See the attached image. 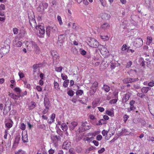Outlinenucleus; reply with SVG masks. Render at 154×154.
<instances>
[{"mask_svg": "<svg viewBox=\"0 0 154 154\" xmlns=\"http://www.w3.org/2000/svg\"><path fill=\"white\" fill-rule=\"evenodd\" d=\"M88 45L91 47L97 48L99 45V43L94 38H90L88 40Z\"/></svg>", "mask_w": 154, "mask_h": 154, "instance_id": "obj_1", "label": "nucleus"}, {"mask_svg": "<svg viewBox=\"0 0 154 154\" xmlns=\"http://www.w3.org/2000/svg\"><path fill=\"white\" fill-rule=\"evenodd\" d=\"M57 27L55 25L51 26H48L46 29V34L48 37H49L51 32H55L57 31Z\"/></svg>", "mask_w": 154, "mask_h": 154, "instance_id": "obj_2", "label": "nucleus"}, {"mask_svg": "<svg viewBox=\"0 0 154 154\" xmlns=\"http://www.w3.org/2000/svg\"><path fill=\"white\" fill-rule=\"evenodd\" d=\"M28 17L29 19V22L30 24L32 25L33 24L36 27V28L37 29V27H38V26H37L36 21L34 19L35 16L33 14L32 16L28 14Z\"/></svg>", "mask_w": 154, "mask_h": 154, "instance_id": "obj_3", "label": "nucleus"}, {"mask_svg": "<svg viewBox=\"0 0 154 154\" xmlns=\"http://www.w3.org/2000/svg\"><path fill=\"white\" fill-rule=\"evenodd\" d=\"M10 48V45H9L7 44L6 45H4L3 47H2L0 51L4 55L9 52Z\"/></svg>", "mask_w": 154, "mask_h": 154, "instance_id": "obj_4", "label": "nucleus"}, {"mask_svg": "<svg viewBox=\"0 0 154 154\" xmlns=\"http://www.w3.org/2000/svg\"><path fill=\"white\" fill-rule=\"evenodd\" d=\"M45 33V30L44 24L39 25V37H44Z\"/></svg>", "mask_w": 154, "mask_h": 154, "instance_id": "obj_5", "label": "nucleus"}, {"mask_svg": "<svg viewBox=\"0 0 154 154\" xmlns=\"http://www.w3.org/2000/svg\"><path fill=\"white\" fill-rule=\"evenodd\" d=\"M143 45V40L140 38H136L134 41V45L137 48H138L142 46Z\"/></svg>", "mask_w": 154, "mask_h": 154, "instance_id": "obj_6", "label": "nucleus"}, {"mask_svg": "<svg viewBox=\"0 0 154 154\" xmlns=\"http://www.w3.org/2000/svg\"><path fill=\"white\" fill-rule=\"evenodd\" d=\"M26 44H27V47H31L35 50L36 51L38 49L37 45L34 42L30 41L29 42H27Z\"/></svg>", "mask_w": 154, "mask_h": 154, "instance_id": "obj_7", "label": "nucleus"}, {"mask_svg": "<svg viewBox=\"0 0 154 154\" xmlns=\"http://www.w3.org/2000/svg\"><path fill=\"white\" fill-rule=\"evenodd\" d=\"M48 6V4L46 2L40 3V10L41 13L42 14L45 9L47 8Z\"/></svg>", "mask_w": 154, "mask_h": 154, "instance_id": "obj_8", "label": "nucleus"}, {"mask_svg": "<svg viewBox=\"0 0 154 154\" xmlns=\"http://www.w3.org/2000/svg\"><path fill=\"white\" fill-rule=\"evenodd\" d=\"M22 139L23 142L24 143L28 142V140L27 138V131H23L22 133Z\"/></svg>", "mask_w": 154, "mask_h": 154, "instance_id": "obj_9", "label": "nucleus"}, {"mask_svg": "<svg viewBox=\"0 0 154 154\" xmlns=\"http://www.w3.org/2000/svg\"><path fill=\"white\" fill-rule=\"evenodd\" d=\"M51 139L54 143H56L59 140H60V137L59 136L52 134L51 136Z\"/></svg>", "mask_w": 154, "mask_h": 154, "instance_id": "obj_10", "label": "nucleus"}, {"mask_svg": "<svg viewBox=\"0 0 154 154\" xmlns=\"http://www.w3.org/2000/svg\"><path fill=\"white\" fill-rule=\"evenodd\" d=\"M13 43L17 47H20L22 45V43L19 41L17 38H15L13 41Z\"/></svg>", "mask_w": 154, "mask_h": 154, "instance_id": "obj_11", "label": "nucleus"}, {"mask_svg": "<svg viewBox=\"0 0 154 154\" xmlns=\"http://www.w3.org/2000/svg\"><path fill=\"white\" fill-rule=\"evenodd\" d=\"M138 80V79L137 78L131 79L130 78H128L124 79L123 80V82L127 84L137 81Z\"/></svg>", "mask_w": 154, "mask_h": 154, "instance_id": "obj_12", "label": "nucleus"}, {"mask_svg": "<svg viewBox=\"0 0 154 154\" xmlns=\"http://www.w3.org/2000/svg\"><path fill=\"white\" fill-rule=\"evenodd\" d=\"M20 139V135H18L16 136L15 140L13 145V147L16 148L19 143V142Z\"/></svg>", "mask_w": 154, "mask_h": 154, "instance_id": "obj_13", "label": "nucleus"}, {"mask_svg": "<svg viewBox=\"0 0 154 154\" xmlns=\"http://www.w3.org/2000/svg\"><path fill=\"white\" fill-rule=\"evenodd\" d=\"M78 125V123L76 122H72L69 125V127L70 130H72L74 129L75 127Z\"/></svg>", "mask_w": 154, "mask_h": 154, "instance_id": "obj_14", "label": "nucleus"}, {"mask_svg": "<svg viewBox=\"0 0 154 154\" xmlns=\"http://www.w3.org/2000/svg\"><path fill=\"white\" fill-rule=\"evenodd\" d=\"M44 105L46 108H49L50 106V101L47 97L44 98Z\"/></svg>", "mask_w": 154, "mask_h": 154, "instance_id": "obj_15", "label": "nucleus"}, {"mask_svg": "<svg viewBox=\"0 0 154 154\" xmlns=\"http://www.w3.org/2000/svg\"><path fill=\"white\" fill-rule=\"evenodd\" d=\"M71 143L68 141L64 142L63 145V149H67L70 147Z\"/></svg>", "mask_w": 154, "mask_h": 154, "instance_id": "obj_16", "label": "nucleus"}, {"mask_svg": "<svg viewBox=\"0 0 154 154\" xmlns=\"http://www.w3.org/2000/svg\"><path fill=\"white\" fill-rule=\"evenodd\" d=\"M65 38L64 36L63 35H60L58 37V43L62 44L64 42V39Z\"/></svg>", "mask_w": 154, "mask_h": 154, "instance_id": "obj_17", "label": "nucleus"}, {"mask_svg": "<svg viewBox=\"0 0 154 154\" xmlns=\"http://www.w3.org/2000/svg\"><path fill=\"white\" fill-rule=\"evenodd\" d=\"M101 17L102 19L105 20H109L110 17L109 14L106 13H103Z\"/></svg>", "mask_w": 154, "mask_h": 154, "instance_id": "obj_18", "label": "nucleus"}, {"mask_svg": "<svg viewBox=\"0 0 154 154\" xmlns=\"http://www.w3.org/2000/svg\"><path fill=\"white\" fill-rule=\"evenodd\" d=\"M100 46L102 47L101 48H99V50L102 54L103 55L106 54V48L103 47V45H100Z\"/></svg>", "mask_w": 154, "mask_h": 154, "instance_id": "obj_19", "label": "nucleus"}, {"mask_svg": "<svg viewBox=\"0 0 154 154\" xmlns=\"http://www.w3.org/2000/svg\"><path fill=\"white\" fill-rule=\"evenodd\" d=\"M11 107L7 106H5L3 109V114L4 115H6L11 109Z\"/></svg>", "mask_w": 154, "mask_h": 154, "instance_id": "obj_20", "label": "nucleus"}, {"mask_svg": "<svg viewBox=\"0 0 154 154\" xmlns=\"http://www.w3.org/2000/svg\"><path fill=\"white\" fill-rule=\"evenodd\" d=\"M51 55H52L53 59H54V58L56 59H59V57L57 55V53L54 51H51Z\"/></svg>", "mask_w": 154, "mask_h": 154, "instance_id": "obj_21", "label": "nucleus"}, {"mask_svg": "<svg viewBox=\"0 0 154 154\" xmlns=\"http://www.w3.org/2000/svg\"><path fill=\"white\" fill-rule=\"evenodd\" d=\"M8 95L11 97L14 100H17L18 98L20 97H19V95H16L14 93L10 92L9 93Z\"/></svg>", "mask_w": 154, "mask_h": 154, "instance_id": "obj_22", "label": "nucleus"}, {"mask_svg": "<svg viewBox=\"0 0 154 154\" xmlns=\"http://www.w3.org/2000/svg\"><path fill=\"white\" fill-rule=\"evenodd\" d=\"M110 25L107 23H105L103 24L101 26V28L104 29H107L109 28Z\"/></svg>", "mask_w": 154, "mask_h": 154, "instance_id": "obj_23", "label": "nucleus"}, {"mask_svg": "<svg viewBox=\"0 0 154 154\" xmlns=\"http://www.w3.org/2000/svg\"><path fill=\"white\" fill-rule=\"evenodd\" d=\"M14 90L16 93L17 95H20L21 92V90L20 88L18 87L15 88L14 89Z\"/></svg>", "mask_w": 154, "mask_h": 154, "instance_id": "obj_24", "label": "nucleus"}, {"mask_svg": "<svg viewBox=\"0 0 154 154\" xmlns=\"http://www.w3.org/2000/svg\"><path fill=\"white\" fill-rule=\"evenodd\" d=\"M5 126L6 127L10 128L12 126L13 122L11 120V122H6V121H5Z\"/></svg>", "mask_w": 154, "mask_h": 154, "instance_id": "obj_25", "label": "nucleus"}, {"mask_svg": "<svg viewBox=\"0 0 154 154\" xmlns=\"http://www.w3.org/2000/svg\"><path fill=\"white\" fill-rule=\"evenodd\" d=\"M150 89V88L149 87H143L142 88L141 91L143 93H146L148 91V90Z\"/></svg>", "mask_w": 154, "mask_h": 154, "instance_id": "obj_26", "label": "nucleus"}, {"mask_svg": "<svg viewBox=\"0 0 154 154\" xmlns=\"http://www.w3.org/2000/svg\"><path fill=\"white\" fill-rule=\"evenodd\" d=\"M61 127L63 131H66L68 129V126L65 123H62L61 125Z\"/></svg>", "mask_w": 154, "mask_h": 154, "instance_id": "obj_27", "label": "nucleus"}, {"mask_svg": "<svg viewBox=\"0 0 154 154\" xmlns=\"http://www.w3.org/2000/svg\"><path fill=\"white\" fill-rule=\"evenodd\" d=\"M149 109L150 113L152 115L154 116V105L149 106Z\"/></svg>", "mask_w": 154, "mask_h": 154, "instance_id": "obj_28", "label": "nucleus"}, {"mask_svg": "<svg viewBox=\"0 0 154 154\" xmlns=\"http://www.w3.org/2000/svg\"><path fill=\"white\" fill-rule=\"evenodd\" d=\"M55 117V114L54 113L52 114L51 117V121L49 122V124H51L54 122Z\"/></svg>", "mask_w": 154, "mask_h": 154, "instance_id": "obj_29", "label": "nucleus"}, {"mask_svg": "<svg viewBox=\"0 0 154 154\" xmlns=\"http://www.w3.org/2000/svg\"><path fill=\"white\" fill-rule=\"evenodd\" d=\"M148 41H147L146 44L148 45H149L152 42V38L151 37L148 36L147 37Z\"/></svg>", "mask_w": 154, "mask_h": 154, "instance_id": "obj_30", "label": "nucleus"}, {"mask_svg": "<svg viewBox=\"0 0 154 154\" xmlns=\"http://www.w3.org/2000/svg\"><path fill=\"white\" fill-rule=\"evenodd\" d=\"M103 89L106 92H108L110 90V87L108 85H103Z\"/></svg>", "mask_w": 154, "mask_h": 154, "instance_id": "obj_31", "label": "nucleus"}, {"mask_svg": "<svg viewBox=\"0 0 154 154\" xmlns=\"http://www.w3.org/2000/svg\"><path fill=\"white\" fill-rule=\"evenodd\" d=\"M20 34L21 37L24 36L26 33L25 30L23 29H21L20 31Z\"/></svg>", "mask_w": 154, "mask_h": 154, "instance_id": "obj_32", "label": "nucleus"}, {"mask_svg": "<svg viewBox=\"0 0 154 154\" xmlns=\"http://www.w3.org/2000/svg\"><path fill=\"white\" fill-rule=\"evenodd\" d=\"M35 104L34 102H31V104H30L29 106V109H33L35 107Z\"/></svg>", "mask_w": 154, "mask_h": 154, "instance_id": "obj_33", "label": "nucleus"}, {"mask_svg": "<svg viewBox=\"0 0 154 154\" xmlns=\"http://www.w3.org/2000/svg\"><path fill=\"white\" fill-rule=\"evenodd\" d=\"M63 69V68L62 66H60L59 67H55V71L57 72H60L62 71Z\"/></svg>", "mask_w": 154, "mask_h": 154, "instance_id": "obj_34", "label": "nucleus"}, {"mask_svg": "<svg viewBox=\"0 0 154 154\" xmlns=\"http://www.w3.org/2000/svg\"><path fill=\"white\" fill-rule=\"evenodd\" d=\"M11 84L10 85V87L11 88H13V87L16 85V82L14 80H11L10 81Z\"/></svg>", "mask_w": 154, "mask_h": 154, "instance_id": "obj_35", "label": "nucleus"}, {"mask_svg": "<svg viewBox=\"0 0 154 154\" xmlns=\"http://www.w3.org/2000/svg\"><path fill=\"white\" fill-rule=\"evenodd\" d=\"M26 125L24 124L23 123H22L21 124L20 126V128L21 130L23 131L24 130L26 129Z\"/></svg>", "mask_w": 154, "mask_h": 154, "instance_id": "obj_36", "label": "nucleus"}, {"mask_svg": "<svg viewBox=\"0 0 154 154\" xmlns=\"http://www.w3.org/2000/svg\"><path fill=\"white\" fill-rule=\"evenodd\" d=\"M14 154H25V152L21 149L19 150L18 151L15 152Z\"/></svg>", "mask_w": 154, "mask_h": 154, "instance_id": "obj_37", "label": "nucleus"}, {"mask_svg": "<svg viewBox=\"0 0 154 154\" xmlns=\"http://www.w3.org/2000/svg\"><path fill=\"white\" fill-rule=\"evenodd\" d=\"M24 83L25 87L29 89L30 88L31 86L30 85L28 84L26 81H24Z\"/></svg>", "mask_w": 154, "mask_h": 154, "instance_id": "obj_38", "label": "nucleus"}, {"mask_svg": "<svg viewBox=\"0 0 154 154\" xmlns=\"http://www.w3.org/2000/svg\"><path fill=\"white\" fill-rule=\"evenodd\" d=\"M100 38L104 41H106L108 40L109 38L107 36L100 35Z\"/></svg>", "mask_w": 154, "mask_h": 154, "instance_id": "obj_39", "label": "nucleus"}, {"mask_svg": "<svg viewBox=\"0 0 154 154\" xmlns=\"http://www.w3.org/2000/svg\"><path fill=\"white\" fill-rule=\"evenodd\" d=\"M5 146L6 148V149L7 150L11 146V142L8 141L7 142Z\"/></svg>", "mask_w": 154, "mask_h": 154, "instance_id": "obj_40", "label": "nucleus"}, {"mask_svg": "<svg viewBox=\"0 0 154 154\" xmlns=\"http://www.w3.org/2000/svg\"><path fill=\"white\" fill-rule=\"evenodd\" d=\"M94 139V137H87L86 139L85 140L87 141L88 142L90 143L91 141H92Z\"/></svg>", "mask_w": 154, "mask_h": 154, "instance_id": "obj_41", "label": "nucleus"}, {"mask_svg": "<svg viewBox=\"0 0 154 154\" xmlns=\"http://www.w3.org/2000/svg\"><path fill=\"white\" fill-rule=\"evenodd\" d=\"M98 83L97 82H95L92 84L91 87L93 88H96L97 87Z\"/></svg>", "mask_w": 154, "mask_h": 154, "instance_id": "obj_42", "label": "nucleus"}, {"mask_svg": "<svg viewBox=\"0 0 154 154\" xmlns=\"http://www.w3.org/2000/svg\"><path fill=\"white\" fill-rule=\"evenodd\" d=\"M106 113L109 116H113L114 113L113 112L111 111H110L109 110H106Z\"/></svg>", "mask_w": 154, "mask_h": 154, "instance_id": "obj_43", "label": "nucleus"}, {"mask_svg": "<svg viewBox=\"0 0 154 154\" xmlns=\"http://www.w3.org/2000/svg\"><path fill=\"white\" fill-rule=\"evenodd\" d=\"M13 31L14 34L15 35L17 34L18 32V29L16 28H14L13 29Z\"/></svg>", "mask_w": 154, "mask_h": 154, "instance_id": "obj_44", "label": "nucleus"}, {"mask_svg": "<svg viewBox=\"0 0 154 154\" xmlns=\"http://www.w3.org/2000/svg\"><path fill=\"white\" fill-rule=\"evenodd\" d=\"M57 19L59 24L60 25H61L63 24V22H62V19L60 16H57Z\"/></svg>", "mask_w": 154, "mask_h": 154, "instance_id": "obj_45", "label": "nucleus"}, {"mask_svg": "<svg viewBox=\"0 0 154 154\" xmlns=\"http://www.w3.org/2000/svg\"><path fill=\"white\" fill-rule=\"evenodd\" d=\"M69 80H66L63 82V86L65 88H66L69 83Z\"/></svg>", "mask_w": 154, "mask_h": 154, "instance_id": "obj_46", "label": "nucleus"}, {"mask_svg": "<svg viewBox=\"0 0 154 154\" xmlns=\"http://www.w3.org/2000/svg\"><path fill=\"white\" fill-rule=\"evenodd\" d=\"M74 91L72 90L69 91L68 92L67 94L70 96H72L74 94Z\"/></svg>", "mask_w": 154, "mask_h": 154, "instance_id": "obj_47", "label": "nucleus"}, {"mask_svg": "<svg viewBox=\"0 0 154 154\" xmlns=\"http://www.w3.org/2000/svg\"><path fill=\"white\" fill-rule=\"evenodd\" d=\"M83 91L82 90H79L78 91L76 92V94L77 95H82L83 93Z\"/></svg>", "mask_w": 154, "mask_h": 154, "instance_id": "obj_48", "label": "nucleus"}, {"mask_svg": "<svg viewBox=\"0 0 154 154\" xmlns=\"http://www.w3.org/2000/svg\"><path fill=\"white\" fill-rule=\"evenodd\" d=\"M105 121L104 119H100L99 121L98 122V125H102L103 124H104Z\"/></svg>", "mask_w": 154, "mask_h": 154, "instance_id": "obj_49", "label": "nucleus"}, {"mask_svg": "<svg viewBox=\"0 0 154 154\" xmlns=\"http://www.w3.org/2000/svg\"><path fill=\"white\" fill-rule=\"evenodd\" d=\"M132 62L131 61H130L127 63L126 65V67L127 68H128L130 67L132 65Z\"/></svg>", "mask_w": 154, "mask_h": 154, "instance_id": "obj_50", "label": "nucleus"}, {"mask_svg": "<svg viewBox=\"0 0 154 154\" xmlns=\"http://www.w3.org/2000/svg\"><path fill=\"white\" fill-rule=\"evenodd\" d=\"M54 86L55 88L56 89H59L58 84L57 82H54Z\"/></svg>", "mask_w": 154, "mask_h": 154, "instance_id": "obj_51", "label": "nucleus"}, {"mask_svg": "<svg viewBox=\"0 0 154 154\" xmlns=\"http://www.w3.org/2000/svg\"><path fill=\"white\" fill-rule=\"evenodd\" d=\"M135 107H134V106H131L130 107L129 109H128V112H130L131 110H134L135 109Z\"/></svg>", "mask_w": 154, "mask_h": 154, "instance_id": "obj_52", "label": "nucleus"}, {"mask_svg": "<svg viewBox=\"0 0 154 154\" xmlns=\"http://www.w3.org/2000/svg\"><path fill=\"white\" fill-rule=\"evenodd\" d=\"M27 94V92L26 91H25L23 92V94H21L20 93V95H19V97H23L24 96L26 95Z\"/></svg>", "mask_w": 154, "mask_h": 154, "instance_id": "obj_53", "label": "nucleus"}, {"mask_svg": "<svg viewBox=\"0 0 154 154\" xmlns=\"http://www.w3.org/2000/svg\"><path fill=\"white\" fill-rule=\"evenodd\" d=\"M148 85L151 87L153 86H154V81H152V82H149Z\"/></svg>", "mask_w": 154, "mask_h": 154, "instance_id": "obj_54", "label": "nucleus"}, {"mask_svg": "<svg viewBox=\"0 0 154 154\" xmlns=\"http://www.w3.org/2000/svg\"><path fill=\"white\" fill-rule=\"evenodd\" d=\"M117 100L116 99H112V100H111L109 101V103L111 104H112V103H116L117 102Z\"/></svg>", "mask_w": 154, "mask_h": 154, "instance_id": "obj_55", "label": "nucleus"}, {"mask_svg": "<svg viewBox=\"0 0 154 154\" xmlns=\"http://www.w3.org/2000/svg\"><path fill=\"white\" fill-rule=\"evenodd\" d=\"M4 133L5 135H4V138L5 139H6L8 134V130L7 129H6Z\"/></svg>", "mask_w": 154, "mask_h": 154, "instance_id": "obj_56", "label": "nucleus"}, {"mask_svg": "<svg viewBox=\"0 0 154 154\" xmlns=\"http://www.w3.org/2000/svg\"><path fill=\"white\" fill-rule=\"evenodd\" d=\"M18 75L20 77V78H22L24 77V74L23 73L19 72L18 73Z\"/></svg>", "mask_w": 154, "mask_h": 154, "instance_id": "obj_57", "label": "nucleus"}, {"mask_svg": "<svg viewBox=\"0 0 154 154\" xmlns=\"http://www.w3.org/2000/svg\"><path fill=\"white\" fill-rule=\"evenodd\" d=\"M127 49V46L126 45H124L122 48V51H125L126 49Z\"/></svg>", "mask_w": 154, "mask_h": 154, "instance_id": "obj_58", "label": "nucleus"}, {"mask_svg": "<svg viewBox=\"0 0 154 154\" xmlns=\"http://www.w3.org/2000/svg\"><path fill=\"white\" fill-rule=\"evenodd\" d=\"M72 51L73 53L75 54H77L78 53L77 49L75 48L72 49Z\"/></svg>", "mask_w": 154, "mask_h": 154, "instance_id": "obj_59", "label": "nucleus"}, {"mask_svg": "<svg viewBox=\"0 0 154 154\" xmlns=\"http://www.w3.org/2000/svg\"><path fill=\"white\" fill-rule=\"evenodd\" d=\"M108 132V131L104 130L102 131V133L103 136H105L107 135Z\"/></svg>", "mask_w": 154, "mask_h": 154, "instance_id": "obj_60", "label": "nucleus"}, {"mask_svg": "<svg viewBox=\"0 0 154 154\" xmlns=\"http://www.w3.org/2000/svg\"><path fill=\"white\" fill-rule=\"evenodd\" d=\"M102 139V136L101 135H98L97 136L96 139L98 141Z\"/></svg>", "mask_w": 154, "mask_h": 154, "instance_id": "obj_61", "label": "nucleus"}, {"mask_svg": "<svg viewBox=\"0 0 154 154\" xmlns=\"http://www.w3.org/2000/svg\"><path fill=\"white\" fill-rule=\"evenodd\" d=\"M92 142L94 145L96 146H97L99 145V142L97 141L94 140Z\"/></svg>", "mask_w": 154, "mask_h": 154, "instance_id": "obj_62", "label": "nucleus"}, {"mask_svg": "<svg viewBox=\"0 0 154 154\" xmlns=\"http://www.w3.org/2000/svg\"><path fill=\"white\" fill-rule=\"evenodd\" d=\"M105 149L104 148H101L98 151V152L99 153H101L105 151Z\"/></svg>", "mask_w": 154, "mask_h": 154, "instance_id": "obj_63", "label": "nucleus"}, {"mask_svg": "<svg viewBox=\"0 0 154 154\" xmlns=\"http://www.w3.org/2000/svg\"><path fill=\"white\" fill-rule=\"evenodd\" d=\"M81 54L83 55H85L86 54V52L84 50H82L80 51Z\"/></svg>", "mask_w": 154, "mask_h": 154, "instance_id": "obj_64", "label": "nucleus"}]
</instances>
